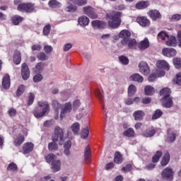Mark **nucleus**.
Listing matches in <instances>:
<instances>
[{"label": "nucleus", "instance_id": "f257e3e1", "mask_svg": "<svg viewBox=\"0 0 181 181\" xmlns=\"http://www.w3.org/2000/svg\"><path fill=\"white\" fill-rule=\"evenodd\" d=\"M69 138L68 134H64V131L59 127H57L54 129V135L52 138V142L49 143L48 149L51 151H57V144L59 142V145H63L64 141Z\"/></svg>", "mask_w": 181, "mask_h": 181}, {"label": "nucleus", "instance_id": "f03ea898", "mask_svg": "<svg viewBox=\"0 0 181 181\" xmlns=\"http://www.w3.org/2000/svg\"><path fill=\"white\" fill-rule=\"evenodd\" d=\"M107 17L109 19L108 25L110 28L115 29L121 25V12L112 11L107 14Z\"/></svg>", "mask_w": 181, "mask_h": 181}, {"label": "nucleus", "instance_id": "7ed1b4c3", "mask_svg": "<svg viewBox=\"0 0 181 181\" xmlns=\"http://www.w3.org/2000/svg\"><path fill=\"white\" fill-rule=\"evenodd\" d=\"M50 111V106L47 102H38V107L33 111L35 118H42L46 114H49Z\"/></svg>", "mask_w": 181, "mask_h": 181}, {"label": "nucleus", "instance_id": "20e7f679", "mask_svg": "<svg viewBox=\"0 0 181 181\" xmlns=\"http://www.w3.org/2000/svg\"><path fill=\"white\" fill-rule=\"evenodd\" d=\"M17 11L25 13H32L35 12V4L32 3H21L18 5Z\"/></svg>", "mask_w": 181, "mask_h": 181}, {"label": "nucleus", "instance_id": "39448f33", "mask_svg": "<svg viewBox=\"0 0 181 181\" xmlns=\"http://www.w3.org/2000/svg\"><path fill=\"white\" fill-rule=\"evenodd\" d=\"M163 180L172 181L175 176V171L170 167L165 168L160 174Z\"/></svg>", "mask_w": 181, "mask_h": 181}, {"label": "nucleus", "instance_id": "423d86ee", "mask_svg": "<svg viewBox=\"0 0 181 181\" xmlns=\"http://www.w3.org/2000/svg\"><path fill=\"white\" fill-rule=\"evenodd\" d=\"M119 36L122 39L121 41L122 46H127L129 39H131V33L127 30H123L119 33Z\"/></svg>", "mask_w": 181, "mask_h": 181}, {"label": "nucleus", "instance_id": "0eeeda50", "mask_svg": "<svg viewBox=\"0 0 181 181\" xmlns=\"http://www.w3.org/2000/svg\"><path fill=\"white\" fill-rule=\"evenodd\" d=\"M83 11L85 15H87V16H89V18H91L92 19L97 18V13L93 7L86 6L83 8Z\"/></svg>", "mask_w": 181, "mask_h": 181}, {"label": "nucleus", "instance_id": "6e6552de", "mask_svg": "<svg viewBox=\"0 0 181 181\" xmlns=\"http://www.w3.org/2000/svg\"><path fill=\"white\" fill-rule=\"evenodd\" d=\"M139 71L141 74L146 76L151 73V69H149V66L145 62H141L139 64Z\"/></svg>", "mask_w": 181, "mask_h": 181}, {"label": "nucleus", "instance_id": "1a4fd4ad", "mask_svg": "<svg viewBox=\"0 0 181 181\" xmlns=\"http://www.w3.org/2000/svg\"><path fill=\"white\" fill-rule=\"evenodd\" d=\"M21 75L24 80H28L30 77V70L26 63H23L21 66Z\"/></svg>", "mask_w": 181, "mask_h": 181}, {"label": "nucleus", "instance_id": "9d476101", "mask_svg": "<svg viewBox=\"0 0 181 181\" xmlns=\"http://www.w3.org/2000/svg\"><path fill=\"white\" fill-rule=\"evenodd\" d=\"M72 105L71 103H66L64 105V108L62 109L61 113H60V118L61 119H63V117L66 114H69V112H71L72 110Z\"/></svg>", "mask_w": 181, "mask_h": 181}, {"label": "nucleus", "instance_id": "9b49d317", "mask_svg": "<svg viewBox=\"0 0 181 181\" xmlns=\"http://www.w3.org/2000/svg\"><path fill=\"white\" fill-rule=\"evenodd\" d=\"M162 105L165 108H172L173 107V98L172 97L162 98Z\"/></svg>", "mask_w": 181, "mask_h": 181}, {"label": "nucleus", "instance_id": "f8f14e48", "mask_svg": "<svg viewBox=\"0 0 181 181\" xmlns=\"http://www.w3.org/2000/svg\"><path fill=\"white\" fill-rule=\"evenodd\" d=\"M166 142L169 144L173 143L176 141V133L172 130V129H168L167 131V138L165 139Z\"/></svg>", "mask_w": 181, "mask_h": 181}, {"label": "nucleus", "instance_id": "ddd939ff", "mask_svg": "<svg viewBox=\"0 0 181 181\" xmlns=\"http://www.w3.org/2000/svg\"><path fill=\"white\" fill-rule=\"evenodd\" d=\"M34 147L35 145L33 143L28 142L24 144L23 146V153H24V155L30 153V152L33 151Z\"/></svg>", "mask_w": 181, "mask_h": 181}, {"label": "nucleus", "instance_id": "4468645a", "mask_svg": "<svg viewBox=\"0 0 181 181\" xmlns=\"http://www.w3.org/2000/svg\"><path fill=\"white\" fill-rule=\"evenodd\" d=\"M91 23L95 29H105L107 26V23L98 20L93 21Z\"/></svg>", "mask_w": 181, "mask_h": 181}, {"label": "nucleus", "instance_id": "2eb2a0df", "mask_svg": "<svg viewBox=\"0 0 181 181\" xmlns=\"http://www.w3.org/2000/svg\"><path fill=\"white\" fill-rule=\"evenodd\" d=\"M136 22L144 28L149 26V25H151V21H149V20H148V18H146V17L144 16L137 17Z\"/></svg>", "mask_w": 181, "mask_h": 181}, {"label": "nucleus", "instance_id": "dca6fc26", "mask_svg": "<svg viewBox=\"0 0 181 181\" xmlns=\"http://www.w3.org/2000/svg\"><path fill=\"white\" fill-rule=\"evenodd\" d=\"M163 56H166V57H173L176 56V49L173 48H165L163 49Z\"/></svg>", "mask_w": 181, "mask_h": 181}, {"label": "nucleus", "instance_id": "f3484780", "mask_svg": "<svg viewBox=\"0 0 181 181\" xmlns=\"http://www.w3.org/2000/svg\"><path fill=\"white\" fill-rule=\"evenodd\" d=\"M2 87L3 88H5V90H8L9 87H11V77L9 75L6 74L2 81Z\"/></svg>", "mask_w": 181, "mask_h": 181}, {"label": "nucleus", "instance_id": "a211bd4d", "mask_svg": "<svg viewBox=\"0 0 181 181\" xmlns=\"http://www.w3.org/2000/svg\"><path fill=\"white\" fill-rule=\"evenodd\" d=\"M84 158L86 163H89L91 161V148H90V146H87L85 148Z\"/></svg>", "mask_w": 181, "mask_h": 181}, {"label": "nucleus", "instance_id": "6ab92c4d", "mask_svg": "<svg viewBox=\"0 0 181 181\" xmlns=\"http://www.w3.org/2000/svg\"><path fill=\"white\" fill-rule=\"evenodd\" d=\"M148 15L153 21H156L158 19H160L162 18V15H160V13L158 10H151L148 12Z\"/></svg>", "mask_w": 181, "mask_h": 181}, {"label": "nucleus", "instance_id": "aec40b11", "mask_svg": "<svg viewBox=\"0 0 181 181\" xmlns=\"http://www.w3.org/2000/svg\"><path fill=\"white\" fill-rule=\"evenodd\" d=\"M51 168L52 169L53 172H59L62 168V162L60 160H55L52 162Z\"/></svg>", "mask_w": 181, "mask_h": 181}, {"label": "nucleus", "instance_id": "412c9836", "mask_svg": "<svg viewBox=\"0 0 181 181\" xmlns=\"http://www.w3.org/2000/svg\"><path fill=\"white\" fill-rule=\"evenodd\" d=\"M133 117L135 121H142L144 117H145V112L142 110H136L134 112Z\"/></svg>", "mask_w": 181, "mask_h": 181}, {"label": "nucleus", "instance_id": "4be33fe9", "mask_svg": "<svg viewBox=\"0 0 181 181\" xmlns=\"http://www.w3.org/2000/svg\"><path fill=\"white\" fill-rule=\"evenodd\" d=\"M78 23H79L80 26H87L88 23H90V18L86 16H82L78 18Z\"/></svg>", "mask_w": 181, "mask_h": 181}, {"label": "nucleus", "instance_id": "5701e85b", "mask_svg": "<svg viewBox=\"0 0 181 181\" xmlns=\"http://www.w3.org/2000/svg\"><path fill=\"white\" fill-rule=\"evenodd\" d=\"M156 65L158 69H163L164 70H169L170 69L169 64L165 60L158 61Z\"/></svg>", "mask_w": 181, "mask_h": 181}, {"label": "nucleus", "instance_id": "b1692460", "mask_svg": "<svg viewBox=\"0 0 181 181\" xmlns=\"http://www.w3.org/2000/svg\"><path fill=\"white\" fill-rule=\"evenodd\" d=\"M164 75H165V71H162V70L160 71V73L151 74L148 76V81L150 82L155 81V80H156L158 77H163Z\"/></svg>", "mask_w": 181, "mask_h": 181}, {"label": "nucleus", "instance_id": "393cba45", "mask_svg": "<svg viewBox=\"0 0 181 181\" xmlns=\"http://www.w3.org/2000/svg\"><path fill=\"white\" fill-rule=\"evenodd\" d=\"M148 47H149V40H148V38H144V40L139 43L140 50H146Z\"/></svg>", "mask_w": 181, "mask_h": 181}, {"label": "nucleus", "instance_id": "a878e982", "mask_svg": "<svg viewBox=\"0 0 181 181\" xmlns=\"http://www.w3.org/2000/svg\"><path fill=\"white\" fill-rule=\"evenodd\" d=\"M130 81H136L137 83H142L144 81V77L139 74H134L129 77Z\"/></svg>", "mask_w": 181, "mask_h": 181}, {"label": "nucleus", "instance_id": "bb28decb", "mask_svg": "<svg viewBox=\"0 0 181 181\" xmlns=\"http://www.w3.org/2000/svg\"><path fill=\"white\" fill-rule=\"evenodd\" d=\"M13 62L16 64H20L21 62H22V56L21 54V52L19 51H16L14 52L13 58Z\"/></svg>", "mask_w": 181, "mask_h": 181}, {"label": "nucleus", "instance_id": "cd10ccee", "mask_svg": "<svg viewBox=\"0 0 181 181\" xmlns=\"http://www.w3.org/2000/svg\"><path fill=\"white\" fill-rule=\"evenodd\" d=\"M169 160H170V154L167 152L164 154L160 161L161 166H166L169 163Z\"/></svg>", "mask_w": 181, "mask_h": 181}, {"label": "nucleus", "instance_id": "c85d7f7f", "mask_svg": "<svg viewBox=\"0 0 181 181\" xmlns=\"http://www.w3.org/2000/svg\"><path fill=\"white\" fill-rule=\"evenodd\" d=\"M25 141V136L22 134H19L18 136L14 139L13 144L15 146H21Z\"/></svg>", "mask_w": 181, "mask_h": 181}, {"label": "nucleus", "instance_id": "c756f323", "mask_svg": "<svg viewBox=\"0 0 181 181\" xmlns=\"http://www.w3.org/2000/svg\"><path fill=\"white\" fill-rule=\"evenodd\" d=\"M155 134H156V131H155V129H146V131H144L142 134V136H144L145 138H151Z\"/></svg>", "mask_w": 181, "mask_h": 181}, {"label": "nucleus", "instance_id": "7c9ffc66", "mask_svg": "<svg viewBox=\"0 0 181 181\" xmlns=\"http://www.w3.org/2000/svg\"><path fill=\"white\" fill-rule=\"evenodd\" d=\"M48 5L49 8H53L54 9L57 8H62V3L57 1V0H51L49 1Z\"/></svg>", "mask_w": 181, "mask_h": 181}, {"label": "nucleus", "instance_id": "2f4dec72", "mask_svg": "<svg viewBox=\"0 0 181 181\" xmlns=\"http://www.w3.org/2000/svg\"><path fill=\"white\" fill-rule=\"evenodd\" d=\"M6 170L8 172H18V165L13 162L10 163L6 168Z\"/></svg>", "mask_w": 181, "mask_h": 181}, {"label": "nucleus", "instance_id": "473e14b6", "mask_svg": "<svg viewBox=\"0 0 181 181\" xmlns=\"http://www.w3.org/2000/svg\"><path fill=\"white\" fill-rule=\"evenodd\" d=\"M45 69L44 62H38L34 69V71L37 74V73H42Z\"/></svg>", "mask_w": 181, "mask_h": 181}, {"label": "nucleus", "instance_id": "72a5a7b5", "mask_svg": "<svg viewBox=\"0 0 181 181\" xmlns=\"http://www.w3.org/2000/svg\"><path fill=\"white\" fill-rule=\"evenodd\" d=\"M144 93L146 95H153V94H155V89L153 87L148 85L145 86Z\"/></svg>", "mask_w": 181, "mask_h": 181}, {"label": "nucleus", "instance_id": "f704fd0d", "mask_svg": "<svg viewBox=\"0 0 181 181\" xmlns=\"http://www.w3.org/2000/svg\"><path fill=\"white\" fill-rule=\"evenodd\" d=\"M149 6V2L148 1H140L136 4V8L137 9H145L146 8H148Z\"/></svg>", "mask_w": 181, "mask_h": 181}, {"label": "nucleus", "instance_id": "c9c22d12", "mask_svg": "<svg viewBox=\"0 0 181 181\" xmlns=\"http://www.w3.org/2000/svg\"><path fill=\"white\" fill-rule=\"evenodd\" d=\"M123 135L127 138H132V136H135V131L134 129L129 128L123 132Z\"/></svg>", "mask_w": 181, "mask_h": 181}, {"label": "nucleus", "instance_id": "e433bc0d", "mask_svg": "<svg viewBox=\"0 0 181 181\" xmlns=\"http://www.w3.org/2000/svg\"><path fill=\"white\" fill-rule=\"evenodd\" d=\"M170 89L169 88H165L160 91V95L163 96V98L170 97Z\"/></svg>", "mask_w": 181, "mask_h": 181}, {"label": "nucleus", "instance_id": "4c0bfd02", "mask_svg": "<svg viewBox=\"0 0 181 181\" xmlns=\"http://www.w3.org/2000/svg\"><path fill=\"white\" fill-rule=\"evenodd\" d=\"M115 163H122V155H121V153L119 151H117L115 153V158H114Z\"/></svg>", "mask_w": 181, "mask_h": 181}, {"label": "nucleus", "instance_id": "58836bf2", "mask_svg": "<svg viewBox=\"0 0 181 181\" xmlns=\"http://www.w3.org/2000/svg\"><path fill=\"white\" fill-rule=\"evenodd\" d=\"M65 11L66 12H76V11H77V6L71 4L70 2H68L66 7L65 8Z\"/></svg>", "mask_w": 181, "mask_h": 181}, {"label": "nucleus", "instance_id": "ea45409f", "mask_svg": "<svg viewBox=\"0 0 181 181\" xmlns=\"http://www.w3.org/2000/svg\"><path fill=\"white\" fill-rule=\"evenodd\" d=\"M135 93H136V86H135L134 84H131L128 88L129 97H132V95H135Z\"/></svg>", "mask_w": 181, "mask_h": 181}, {"label": "nucleus", "instance_id": "a19ab883", "mask_svg": "<svg viewBox=\"0 0 181 181\" xmlns=\"http://www.w3.org/2000/svg\"><path fill=\"white\" fill-rule=\"evenodd\" d=\"M167 39L168 40L165 42V45H167V46H176V37L171 36L170 37H168Z\"/></svg>", "mask_w": 181, "mask_h": 181}, {"label": "nucleus", "instance_id": "79ce46f5", "mask_svg": "<svg viewBox=\"0 0 181 181\" xmlns=\"http://www.w3.org/2000/svg\"><path fill=\"white\" fill-rule=\"evenodd\" d=\"M52 107L55 110L56 112L59 114V110L60 107H62V105L57 101V100H53L52 102Z\"/></svg>", "mask_w": 181, "mask_h": 181}, {"label": "nucleus", "instance_id": "37998d69", "mask_svg": "<svg viewBox=\"0 0 181 181\" xmlns=\"http://www.w3.org/2000/svg\"><path fill=\"white\" fill-rule=\"evenodd\" d=\"M71 128L74 135H77L78 134V131H80V124H78V122H76L71 125Z\"/></svg>", "mask_w": 181, "mask_h": 181}, {"label": "nucleus", "instance_id": "c03bdc74", "mask_svg": "<svg viewBox=\"0 0 181 181\" xmlns=\"http://www.w3.org/2000/svg\"><path fill=\"white\" fill-rule=\"evenodd\" d=\"M161 156H162V151H156V154L152 158V162L153 163H156L157 162H159V159H160Z\"/></svg>", "mask_w": 181, "mask_h": 181}, {"label": "nucleus", "instance_id": "a18cd8bd", "mask_svg": "<svg viewBox=\"0 0 181 181\" xmlns=\"http://www.w3.org/2000/svg\"><path fill=\"white\" fill-rule=\"evenodd\" d=\"M163 115V112L162 110L157 109L152 116V119H158V118H160Z\"/></svg>", "mask_w": 181, "mask_h": 181}, {"label": "nucleus", "instance_id": "49530a36", "mask_svg": "<svg viewBox=\"0 0 181 181\" xmlns=\"http://www.w3.org/2000/svg\"><path fill=\"white\" fill-rule=\"evenodd\" d=\"M45 159L47 163H50V162L52 163L53 161L56 160V156L53 153H50L45 156Z\"/></svg>", "mask_w": 181, "mask_h": 181}, {"label": "nucleus", "instance_id": "de8ad7c7", "mask_svg": "<svg viewBox=\"0 0 181 181\" xmlns=\"http://www.w3.org/2000/svg\"><path fill=\"white\" fill-rule=\"evenodd\" d=\"M75 5H78V6H84V5L87 4V0H69Z\"/></svg>", "mask_w": 181, "mask_h": 181}, {"label": "nucleus", "instance_id": "09e8293b", "mask_svg": "<svg viewBox=\"0 0 181 181\" xmlns=\"http://www.w3.org/2000/svg\"><path fill=\"white\" fill-rule=\"evenodd\" d=\"M23 21V18L19 16H15L14 17L12 18V22L13 25H19L21 22Z\"/></svg>", "mask_w": 181, "mask_h": 181}, {"label": "nucleus", "instance_id": "8fccbe9b", "mask_svg": "<svg viewBox=\"0 0 181 181\" xmlns=\"http://www.w3.org/2000/svg\"><path fill=\"white\" fill-rule=\"evenodd\" d=\"M119 60L122 64H124V66H127L129 64V59L128 57L122 55L119 57Z\"/></svg>", "mask_w": 181, "mask_h": 181}, {"label": "nucleus", "instance_id": "3c124183", "mask_svg": "<svg viewBox=\"0 0 181 181\" xmlns=\"http://www.w3.org/2000/svg\"><path fill=\"white\" fill-rule=\"evenodd\" d=\"M173 63L175 69L181 68V59L180 58H174L173 60Z\"/></svg>", "mask_w": 181, "mask_h": 181}, {"label": "nucleus", "instance_id": "603ef678", "mask_svg": "<svg viewBox=\"0 0 181 181\" xmlns=\"http://www.w3.org/2000/svg\"><path fill=\"white\" fill-rule=\"evenodd\" d=\"M158 39H161V40H165V39H169V35L165 31H161L158 34Z\"/></svg>", "mask_w": 181, "mask_h": 181}, {"label": "nucleus", "instance_id": "864d4df0", "mask_svg": "<svg viewBox=\"0 0 181 181\" xmlns=\"http://www.w3.org/2000/svg\"><path fill=\"white\" fill-rule=\"evenodd\" d=\"M88 134H90V130L88 129V127H86L82 129L81 136L83 139H86V138L88 136Z\"/></svg>", "mask_w": 181, "mask_h": 181}, {"label": "nucleus", "instance_id": "5fc2aeb1", "mask_svg": "<svg viewBox=\"0 0 181 181\" xmlns=\"http://www.w3.org/2000/svg\"><path fill=\"white\" fill-rule=\"evenodd\" d=\"M81 105V103H80V100L77 99L75 101H74L73 105H72V108L74 111H77L78 110V107Z\"/></svg>", "mask_w": 181, "mask_h": 181}, {"label": "nucleus", "instance_id": "6e6d98bb", "mask_svg": "<svg viewBox=\"0 0 181 181\" xmlns=\"http://www.w3.org/2000/svg\"><path fill=\"white\" fill-rule=\"evenodd\" d=\"M95 95L100 103L101 101H104V95H103V90H96Z\"/></svg>", "mask_w": 181, "mask_h": 181}, {"label": "nucleus", "instance_id": "4d7b16f0", "mask_svg": "<svg viewBox=\"0 0 181 181\" xmlns=\"http://www.w3.org/2000/svg\"><path fill=\"white\" fill-rule=\"evenodd\" d=\"M50 29H52V27L49 24L46 25L43 28V33L45 36H48L49 33H50Z\"/></svg>", "mask_w": 181, "mask_h": 181}, {"label": "nucleus", "instance_id": "13d9d810", "mask_svg": "<svg viewBox=\"0 0 181 181\" xmlns=\"http://www.w3.org/2000/svg\"><path fill=\"white\" fill-rule=\"evenodd\" d=\"M42 80H43V76L42 74H37L33 77L34 83H39L42 81Z\"/></svg>", "mask_w": 181, "mask_h": 181}, {"label": "nucleus", "instance_id": "bf43d9fd", "mask_svg": "<svg viewBox=\"0 0 181 181\" xmlns=\"http://www.w3.org/2000/svg\"><path fill=\"white\" fill-rule=\"evenodd\" d=\"M25 90V86L23 85H21L16 91V95L18 97L22 95L23 94V91Z\"/></svg>", "mask_w": 181, "mask_h": 181}, {"label": "nucleus", "instance_id": "052dcab7", "mask_svg": "<svg viewBox=\"0 0 181 181\" xmlns=\"http://www.w3.org/2000/svg\"><path fill=\"white\" fill-rule=\"evenodd\" d=\"M35 101V94L30 93L28 96V105H32Z\"/></svg>", "mask_w": 181, "mask_h": 181}, {"label": "nucleus", "instance_id": "680f3d73", "mask_svg": "<svg viewBox=\"0 0 181 181\" xmlns=\"http://www.w3.org/2000/svg\"><path fill=\"white\" fill-rule=\"evenodd\" d=\"M127 45H128V47H129V49H134V47H135V46H136V40H135V39L129 40Z\"/></svg>", "mask_w": 181, "mask_h": 181}, {"label": "nucleus", "instance_id": "e2e57ef3", "mask_svg": "<svg viewBox=\"0 0 181 181\" xmlns=\"http://www.w3.org/2000/svg\"><path fill=\"white\" fill-rule=\"evenodd\" d=\"M44 51L45 52V53H47V54H50V53L53 52V47H52V46L50 45H45L44 47Z\"/></svg>", "mask_w": 181, "mask_h": 181}, {"label": "nucleus", "instance_id": "0e129e2a", "mask_svg": "<svg viewBox=\"0 0 181 181\" xmlns=\"http://www.w3.org/2000/svg\"><path fill=\"white\" fill-rule=\"evenodd\" d=\"M37 59H39V60H41L42 62H43V60H46V57H47V56L44 52H40L37 55Z\"/></svg>", "mask_w": 181, "mask_h": 181}, {"label": "nucleus", "instance_id": "69168bd1", "mask_svg": "<svg viewBox=\"0 0 181 181\" xmlns=\"http://www.w3.org/2000/svg\"><path fill=\"white\" fill-rule=\"evenodd\" d=\"M122 170L124 172H130V170H132V165L131 164H127L122 168Z\"/></svg>", "mask_w": 181, "mask_h": 181}, {"label": "nucleus", "instance_id": "338daca9", "mask_svg": "<svg viewBox=\"0 0 181 181\" xmlns=\"http://www.w3.org/2000/svg\"><path fill=\"white\" fill-rule=\"evenodd\" d=\"M8 113L10 117H15L16 115V110L11 108L8 110Z\"/></svg>", "mask_w": 181, "mask_h": 181}, {"label": "nucleus", "instance_id": "774afa93", "mask_svg": "<svg viewBox=\"0 0 181 181\" xmlns=\"http://www.w3.org/2000/svg\"><path fill=\"white\" fill-rule=\"evenodd\" d=\"M175 83L178 86H181V72H180L177 74V78H176V80H175Z\"/></svg>", "mask_w": 181, "mask_h": 181}]
</instances>
